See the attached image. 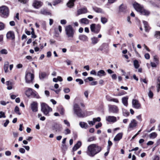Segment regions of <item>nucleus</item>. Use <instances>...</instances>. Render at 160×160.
I'll return each instance as SVG.
<instances>
[{"instance_id": "nucleus-1", "label": "nucleus", "mask_w": 160, "mask_h": 160, "mask_svg": "<svg viewBox=\"0 0 160 160\" xmlns=\"http://www.w3.org/2000/svg\"><path fill=\"white\" fill-rule=\"evenodd\" d=\"M101 150V147L97 144H92L88 147L86 153L88 156L93 157L100 152Z\"/></svg>"}, {"instance_id": "nucleus-2", "label": "nucleus", "mask_w": 160, "mask_h": 160, "mask_svg": "<svg viewBox=\"0 0 160 160\" xmlns=\"http://www.w3.org/2000/svg\"><path fill=\"white\" fill-rule=\"evenodd\" d=\"M73 110L74 113L79 117L83 118L86 116L85 113L82 112L79 106L76 103L73 106Z\"/></svg>"}, {"instance_id": "nucleus-3", "label": "nucleus", "mask_w": 160, "mask_h": 160, "mask_svg": "<svg viewBox=\"0 0 160 160\" xmlns=\"http://www.w3.org/2000/svg\"><path fill=\"white\" fill-rule=\"evenodd\" d=\"M65 32L69 40H72L74 37L75 31L71 25L66 26L65 27Z\"/></svg>"}, {"instance_id": "nucleus-4", "label": "nucleus", "mask_w": 160, "mask_h": 160, "mask_svg": "<svg viewBox=\"0 0 160 160\" xmlns=\"http://www.w3.org/2000/svg\"><path fill=\"white\" fill-rule=\"evenodd\" d=\"M41 110L46 116H49V113L52 112V108L45 103H42L41 105Z\"/></svg>"}, {"instance_id": "nucleus-5", "label": "nucleus", "mask_w": 160, "mask_h": 160, "mask_svg": "<svg viewBox=\"0 0 160 160\" xmlns=\"http://www.w3.org/2000/svg\"><path fill=\"white\" fill-rule=\"evenodd\" d=\"M9 10L7 7L2 6L0 7V15L2 17H6L8 16Z\"/></svg>"}, {"instance_id": "nucleus-6", "label": "nucleus", "mask_w": 160, "mask_h": 160, "mask_svg": "<svg viewBox=\"0 0 160 160\" xmlns=\"http://www.w3.org/2000/svg\"><path fill=\"white\" fill-rule=\"evenodd\" d=\"M90 28L92 32L97 34L100 31L101 26L99 24H96L94 23H92L90 25Z\"/></svg>"}, {"instance_id": "nucleus-7", "label": "nucleus", "mask_w": 160, "mask_h": 160, "mask_svg": "<svg viewBox=\"0 0 160 160\" xmlns=\"http://www.w3.org/2000/svg\"><path fill=\"white\" fill-rule=\"evenodd\" d=\"M108 111L109 113L118 114L119 112L118 107L115 105H109L108 106Z\"/></svg>"}, {"instance_id": "nucleus-8", "label": "nucleus", "mask_w": 160, "mask_h": 160, "mask_svg": "<svg viewBox=\"0 0 160 160\" xmlns=\"http://www.w3.org/2000/svg\"><path fill=\"white\" fill-rule=\"evenodd\" d=\"M34 78V75L30 72L26 73L25 79L26 82L27 83H30L32 82Z\"/></svg>"}, {"instance_id": "nucleus-9", "label": "nucleus", "mask_w": 160, "mask_h": 160, "mask_svg": "<svg viewBox=\"0 0 160 160\" xmlns=\"http://www.w3.org/2000/svg\"><path fill=\"white\" fill-rule=\"evenodd\" d=\"M137 122L135 119H132L128 125V129L130 130L134 129L137 126Z\"/></svg>"}, {"instance_id": "nucleus-10", "label": "nucleus", "mask_w": 160, "mask_h": 160, "mask_svg": "<svg viewBox=\"0 0 160 160\" xmlns=\"http://www.w3.org/2000/svg\"><path fill=\"white\" fill-rule=\"evenodd\" d=\"M133 6L136 10L139 12L141 11V9L143 8V5L138 3L135 2L133 3Z\"/></svg>"}, {"instance_id": "nucleus-11", "label": "nucleus", "mask_w": 160, "mask_h": 160, "mask_svg": "<svg viewBox=\"0 0 160 160\" xmlns=\"http://www.w3.org/2000/svg\"><path fill=\"white\" fill-rule=\"evenodd\" d=\"M31 108L33 112H36L38 111V104L37 102H33L31 104Z\"/></svg>"}, {"instance_id": "nucleus-12", "label": "nucleus", "mask_w": 160, "mask_h": 160, "mask_svg": "<svg viewBox=\"0 0 160 160\" xmlns=\"http://www.w3.org/2000/svg\"><path fill=\"white\" fill-rule=\"evenodd\" d=\"M132 103L133 107L134 108L137 109H138L141 108V104L137 100L133 99L132 100Z\"/></svg>"}, {"instance_id": "nucleus-13", "label": "nucleus", "mask_w": 160, "mask_h": 160, "mask_svg": "<svg viewBox=\"0 0 160 160\" xmlns=\"http://www.w3.org/2000/svg\"><path fill=\"white\" fill-rule=\"evenodd\" d=\"M62 127L60 125L57 123L54 124L52 127V129L56 132H60L62 129Z\"/></svg>"}, {"instance_id": "nucleus-14", "label": "nucleus", "mask_w": 160, "mask_h": 160, "mask_svg": "<svg viewBox=\"0 0 160 160\" xmlns=\"http://www.w3.org/2000/svg\"><path fill=\"white\" fill-rule=\"evenodd\" d=\"M106 121L111 122H114L117 121V118L113 116H108L106 118Z\"/></svg>"}, {"instance_id": "nucleus-15", "label": "nucleus", "mask_w": 160, "mask_h": 160, "mask_svg": "<svg viewBox=\"0 0 160 160\" xmlns=\"http://www.w3.org/2000/svg\"><path fill=\"white\" fill-rule=\"evenodd\" d=\"M88 12L87 8L84 7L78 9L77 11V15L86 13Z\"/></svg>"}, {"instance_id": "nucleus-16", "label": "nucleus", "mask_w": 160, "mask_h": 160, "mask_svg": "<svg viewBox=\"0 0 160 160\" xmlns=\"http://www.w3.org/2000/svg\"><path fill=\"white\" fill-rule=\"evenodd\" d=\"M6 36L7 38L9 39L13 40L15 38L14 33L12 31H9L7 33Z\"/></svg>"}, {"instance_id": "nucleus-17", "label": "nucleus", "mask_w": 160, "mask_h": 160, "mask_svg": "<svg viewBox=\"0 0 160 160\" xmlns=\"http://www.w3.org/2000/svg\"><path fill=\"white\" fill-rule=\"evenodd\" d=\"M42 5V3L40 1L35 0L34 1L33 5L34 8L38 9L40 8Z\"/></svg>"}, {"instance_id": "nucleus-18", "label": "nucleus", "mask_w": 160, "mask_h": 160, "mask_svg": "<svg viewBox=\"0 0 160 160\" xmlns=\"http://www.w3.org/2000/svg\"><path fill=\"white\" fill-rule=\"evenodd\" d=\"M141 14L145 16H148L150 13L149 11L145 9L144 7L141 9V11L139 12Z\"/></svg>"}, {"instance_id": "nucleus-19", "label": "nucleus", "mask_w": 160, "mask_h": 160, "mask_svg": "<svg viewBox=\"0 0 160 160\" xmlns=\"http://www.w3.org/2000/svg\"><path fill=\"white\" fill-rule=\"evenodd\" d=\"M123 133L120 132L118 133L114 138V140L115 141H119L122 138Z\"/></svg>"}, {"instance_id": "nucleus-20", "label": "nucleus", "mask_w": 160, "mask_h": 160, "mask_svg": "<svg viewBox=\"0 0 160 160\" xmlns=\"http://www.w3.org/2000/svg\"><path fill=\"white\" fill-rule=\"evenodd\" d=\"M79 125L82 128L87 129L89 127L88 125L85 122H79Z\"/></svg>"}, {"instance_id": "nucleus-21", "label": "nucleus", "mask_w": 160, "mask_h": 160, "mask_svg": "<svg viewBox=\"0 0 160 160\" xmlns=\"http://www.w3.org/2000/svg\"><path fill=\"white\" fill-rule=\"evenodd\" d=\"M82 143L80 141H78L77 143L74 146L73 148V151L77 150L81 146Z\"/></svg>"}, {"instance_id": "nucleus-22", "label": "nucleus", "mask_w": 160, "mask_h": 160, "mask_svg": "<svg viewBox=\"0 0 160 160\" xmlns=\"http://www.w3.org/2000/svg\"><path fill=\"white\" fill-rule=\"evenodd\" d=\"M128 96L124 97L122 98V102L123 105L126 106H127L128 105Z\"/></svg>"}, {"instance_id": "nucleus-23", "label": "nucleus", "mask_w": 160, "mask_h": 160, "mask_svg": "<svg viewBox=\"0 0 160 160\" xmlns=\"http://www.w3.org/2000/svg\"><path fill=\"white\" fill-rule=\"evenodd\" d=\"M32 90L31 88H28L25 92V94L28 97H29L31 96L32 93Z\"/></svg>"}, {"instance_id": "nucleus-24", "label": "nucleus", "mask_w": 160, "mask_h": 160, "mask_svg": "<svg viewBox=\"0 0 160 160\" xmlns=\"http://www.w3.org/2000/svg\"><path fill=\"white\" fill-rule=\"evenodd\" d=\"M40 13V14L44 15H49L51 14L49 12H48L47 10L44 9H41Z\"/></svg>"}, {"instance_id": "nucleus-25", "label": "nucleus", "mask_w": 160, "mask_h": 160, "mask_svg": "<svg viewBox=\"0 0 160 160\" xmlns=\"http://www.w3.org/2000/svg\"><path fill=\"white\" fill-rule=\"evenodd\" d=\"M9 63L8 61L5 62L3 67L5 73H7L8 72V68Z\"/></svg>"}, {"instance_id": "nucleus-26", "label": "nucleus", "mask_w": 160, "mask_h": 160, "mask_svg": "<svg viewBox=\"0 0 160 160\" xmlns=\"http://www.w3.org/2000/svg\"><path fill=\"white\" fill-rule=\"evenodd\" d=\"M92 9L95 12L98 13H104V12L102 9L97 7H93Z\"/></svg>"}, {"instance_id": "nucleus-27", "label": "nucleus", "mask_w": 160, "mask_h": 160, "mask_svg": "<svg viewBox=\"0 0 160 160\" xmlns=\"http://www.w3.org/2000/svg\"><path fill=\"white\" fill-rule=\"evenodd\" d=\"M91 40L92 44L94 45L97 44L98 42L99 41V39H98L97 38L93 37L91 38Z\"/></svg>"}, {"instance_id": "nucleus-28", "label": "nucleus", "mask_w": 160, "mask_h": 160, "mask_svg": "<svg viewBox=\"0 0 160 160\" xmlns=\"http://www.w3.org/2000/svg\"><path fill=\"white\" fill-rule=\"evenodd\" d=\"M97 75L99 77L104 76L106 75V73L103 70H101L97 72Z\"/></svg>"}, {"instance_id": "nucleus-29", "label": "nucleus", "mask_w": 160, "mask_h": 160, "mask_svg": "<svg viewBox=\"0 0 160 160\" xmlns=\"http://www.w3.org/2000/svg\"><path fill=\"white\" fill-rule=\"evenodd\" d=\"M6 84L8 86L7 88L8 90H11L12 89V83L10 81H7L6 82Z\"/></svg>"}, {"instance_id": "nucleus-30", "label": "nucleus", "mask_w": 160, "mask_h": 160, "mask_svg": "<svg viewBox=\"0 0 160 160\" xmlns=\"http://www.w3.org/2000/svg\"><path fill=\"white\" fill-rule=\"evenodd\" d=\"M143 22L144 25V27L145 28V31L146 32H148L150 29V28L148 25V22L144 21H143Z\"/></svg>"}, {"instance_id": "nucleus-31", "label": "nucleus", "mask_w": 160, "mask_h": 160, "mask_svg": "<svg viewBox=\"0 0 160 160\" xmlns=\"http://www.w3.org/2000/svg\"><path fill=\"white\" fill-rule=\"evenodd\" d=\"M79 39L83 41H85L88 40V38L86 35H80L79 37Z\"/></svg>"}, {"instance_id": "nucleus-32", "label": "nucleus", "mask_w": 160, "mask_h": 160, "mask_svg": "<svg viewBox=\"0 0 160 160\" xmlns=\"http://www.w3.org/2000/svg\"><path fill=\"white\" fill-rule=\"evenodd\" d=\"M80 22L82 23L88 24L89 23V20L87 18H83L80 19Z\"/></svg>"}, {"instance_id": "nucleus-33", "label": "nucleus", "mask_w": 160, "mask_h": 160, "mask_svg": "<svg viewBox=\"0 0 160 160\" xmlns=\"http://www.w3.org/2000/svg\"><path fill=\"white\" fill-rule=\"evenodd\" d=\"M126 9V5L121 4L119 7V11L121 12H124Z\"/></svg>"}, {"instance_id": "nucleus-34", "label": "nucleus", "mask_w": 160, "mask_h": 160, "mask_svg": "<svg viewBox=\"0 0 160 160\" xmlns=\"http://www.w3.org/2000/svg\"><path fill=\"white\" fill-rule=\"evenodd\" d=\"M75 0H71L67 3L68 6L69 8H72L74 6V2Z\"/></svg>"}, {"instance_id": "nucleus-35", "label": "nucleus", "mask_w": 160, "mask_h": 160, "mask_svg": "<svg viewBox=\"0 0 160 160\" xmlns=\"http://www.w3.org/2000/svg\"><path fill=\"white\" fill-rule=\"evenodd\" d=\"M157 136V134L155 132L151 133L149 135V138L151 139H154Z\"/></svg>"}, {"instance_id": "nucleus-36", "label": "nucleus", "mask_w": 160, "mask_h": 160, "mask_svg": "<svg viewBox=\"0 0 160 160\" xmlns=\"http://www.w3.org/2000/svg\"><path fill=\"white\" fill-rule=\"evenodd\" d=\"M47 76V74L45 72H41L39 73V77L40 79H43Z\"/></svg>"}, {"instance_id": "nucleus-37", "label": "nucleus", "mask_w": 160, "mask_h": 160, "mask_svg": "<svg viewBox=\"0 0 160 160\" xmlns=\"http://www.w3.org/2000/svg\"><path fill=\"white\" fill-rule=\"evenodd\" d=\"M133 64L134 67L136 68H138L139 67L138 62L137 60H135L134 61Z\"/></svg>"}, {"instance_id": "nucleus-38", "label": "nucleus", "mask_w": 160, "mask_h": 160, "mask_svg": "<svg viewBox=\"0 0 160 160\" xmlns=\"http://www.w3.org/2000/svg\"><path fill=\"white\" fill-rule=\"evenodd\" d=\"M14 112L17 114H18L19 115H20L21 114V113L19 111V108L17 106H16L15 107L14 109Z\"/></svg>"}, {"instance_id": "nucleus-39", "label": "nucleus", "mask_w": 160, "mask_h": 160, "mask_svg": "<svg viewBox=\"0 0 160 160\" xmlns=\"http://www.w3.org/2000/svg\"><path fill=\"white\" fill-rule=\"evenodd\" d=\"M101 22L103 24L106 23L108 21L107 19L104 17H102L101 18Z\"/></svg>"}, {"instance_id": "nucleus-40", "label": "nucleus", "mask_w": 160, "mask_h": 160, "mask_svg": "<svg viewBox=\"0 0 160 160\" xmlns=\"http://www.w3.org/2000/svg\"><path fill=\"white\" fill-rule=\"evenodd\" d=\"M156 87L157 88V92H159L160 90V81L158 79L157 84Z\"/></svg>"}, {"instance_id": "nucleus-41", "label": "nucleus", "mask_w": 160, "mask_h": 160, "mask_svg": "<svg viewBox=\"0 0 160 160\" xmlns=\"http://www.w3.org/2000/svg\"><path fill=\"white\" fill-rule=\"evenodd\" d=\"M96 140V138L95 136H92L89 138L87 141L88 142H91L93 141H95Z\"/></svg>"}, {"instance_id": "nucleus-42", "label": "nucleus", "mask_w": 160, "mask_h": 160, "mask_svg": "<svg viewBox=\"0 0 160 160\" xmlns=\"http://www.w3.org/2000/svg\"><path fill=\"white\" fill-rule=\"evenodd\" d=\"M149 92L148 93V95L149 98H152L153 97V94L150 90V88H149Z\"/></svg>"}, {"instance_id": "nucleus-43", "label": "nucleus", "mask_w": 160, "mask_h": 160, "mask_svg": "<svg viewBox=\"0 0 160 160\" xmlns=\"http://www.w3.org/2000/svg\"><path fill=\"white\" fill-rule=\"evenodd\" d=\"M155 37L157 39L160 38V32L157 31L155 32L154 35Z\"/></svg>"}, {"instance_id": "nucleus-44", "label": "nucleus", "mask_w": 160, "mask_h": 160, "mask_svg": "<svg viewBox=\"0 0 160 160\" xmlns=\"http://www.w3.org/2000/svg\"><path fill=\"white\" fill-rule=\"evenodd\" d=\"M76 81L78 82L79 84L80 85H81L83 83V81L81 79H76Z\"/></svg>"}, {"instance_id": "nucleus-45", "label": "nucleus", "mask_w": 160, "mask_h": 160, "mask_svg": "<svg viewBox=\"0 0 160 160\" xmlns=\"http://www.w3.org/2000/svg\"><path fill=\"white\" fill-rule=\"evenodd\" d=\"M61 149L63 151H65L67 149V147L65 144H62L61 146Z\"/></svg>"}, {"instance_id": "nucleus-46", "label": "nucleus", "mask_w": 160, "mask_h": 160, "mask_svg": "<svg viewBox=\"0 0 160 160\" xmlns=\"http://www.w3.org/2000/svg\"><path fill=\"white\" fill-rule=\"evenodd\" d=\"M32 31L31 32L32 35L31 37L33 38H36V36L34 34V29L32 28Z\"/></svg>"}, {"instance_id": "nucleus-47", "label": "nucleus", "mask_w": 160, "mask_h": 160, "mask_svg": "<svg viewBox=\"0 0 160 160\" xmlns=\"http://www.w3.org/2000/svg\"><path fill=\"white\" fill-rule=\"evenodd\" d=\"M71 132V131L68 128H66L64 130V133L65 135L69 134Z\"/></svg>"}, {"instance_id": "nucleus-48", "label": "nucleus", "mask_w": 160, "mask_h": 160, "mask_svg": "<svg viewBox=\"0 0 160 160\" xmlns=\"http://www.w3.org/2000/svg\"><path fill=\"white\" fill-rule=\"evenodd\" d=\"M61 2V0H55L53 2V5H55L60 3Z\"/></svg>"}, {"instance_id": "nucleus-49", "label": "nucleus", "mask_w": 160, "mask_h": 160, "mask_svg": "<svg viewBox=\"0 0 160 160\" xmlns=\"http://www.w3.org/2000/svg\"><path fill=\"white\" fill-rule=\"evenodd\" d=\"M5 118L6 116L5 115V113L1 111L0 112V118Z\"/></svg>"}, {"instance_id": "nucleus-50", "label": "nucleus", "mask_w": 160, "mask_h": 160, "mask_svg": "<svg viewBox=\"0 0 160 160\" xmlns=\"http://www.w3.org/2000/svg\"><path fill=\"white\" fill-rule=\"evenodd\" d=\"M4 24L2 22H0V30H3V29H4Z\"/></svg>"}, {"instance_id": "nucleus-51", "label": "nucleus", "mask_w": 160, "mask_h": 160, "mask_svg": "<svg viewBox=\"0 0 160 160\" xmlns=\"http://www.w3.org/2000/svg\"><path fill=\"white\" fill-rule=\"evenodd\" d=\"M19 152L21 153H24L25 152V149L22 148H20L19 149Z\"/></svg>"}, {"instance_id": "nucleus-52", "label": "nucleus", "mask_w": 160, "mask_h": 160, "mask_svg": "<svg viewBox=\"0 0 160 160\" xmlns=\"http://www.w3.org/2000/svg\"><path fill=\"white\" fill-rule=\"evenodd\" d=\"M63 91L65 93H68L70 92V89L68 88H66L64 89Z\"/></svg>"}, {"instance_id": "nucleus-53", "label": "nucleus", "mask_w": 160, "mask_h": 160, "mask_svg": "<svg viewBox=\"0 0 160 160\" xmlns=\"http://www.w3.org/2000/svg\"><path fill=\"white\" fill-rule=\"evenodd\" d=\"M64 122L65 124L66 125L70 127V124L69 122H68L67 120H64L63 121Z\"/></svg>"}, {"instance_id": "nucleus-54", "label": "nucleus", "mask_w": 160, "mask_h": 160, "mask_svg": "<svg viewBox=\"0 0 160 160\" xmlns=\"http://www.w3.org/2000/svg\"><path fill=\"white\" fill-rule=\"evenodd\" d=\"M0 52L2 54H7V50L5 49L2 50Z\"/></svg>"}, {"instance_id": "nucleus-55", "label": "nucleus", "mask_w": 160, "mask_h": 160, "mask_svg": "<svg viewBox=\"0 0 160 160\" xmlns=\"http://www.w3.org/2000/svg\"><path fill=\"white\" fill-rule=\"evenodd\" d=\"M93 120L95 122H100L101 120V118L100 117H98L97 118H93Z\"/></svg>"}, {"instance_id": "nucleus-56", "label": "nucleus", "mask_w": 160, "mask_h": 160, "mask_svg": "<svg viewBox=\"0 0 160 160\" xmlns=\"http://www.w3.org/2000/svg\"><path fill=\"white\" fill-rule=\"evenodd\" d=\"M144 57L146 59H148L150 58L149 54L148 53H146L144 55Z\"/></svg>"}, {"instance_id": "nucleus-57", "label": "nucleus", "mask_w": 160, "mask_h": 160, "mask_svg": "<svg viewBox=\"0 0 160 160\" xmlns=\"http://www.w3.org/2000/svg\"><path fill=\"white\" fill-rule=\"evenodd\" d=\"M140 80L141 82H142L146 84L147 83V81L146 80L145 78L142 79V78H140Z\"/></svg>"}, {"instance_id": "nucleus-58", "label": "nucleus", "mask_w": 160, "mask_h": 160, "mask_svg": "<svg viewBox=\"0 0 160 160\" xmlns=\"http://www.w3.org/2000/svg\"><path fill=\"white\" fill-rule=\"evenodd\" d=\"M102 125V124L100 122L98 124H97L95 126V128L97 129L98 128H99L101 127Z\"/></svg>"}, {"instance_id": "nucleus-59", "label": "nucleus", "mask_w": 160, "mask_h": 160, "mask_svg": "<svg viewBox=\"0 0 160 160\" xmlns=\"http://www.w3.org/2000/svg\"><path fill=\"white\" fill-rule=\"evenodd\" d=\"M111 101H113V102H114L116 103H118L119 102L117 98H112V99Z\"/></svg>"}, {"instance_id": "nucleus-60", "label": "nucleus", "mask_w": 160, "mask_h": 160, "mask_svg": "<svg viewBox=\"0 0 160 160\" xmlns=\"http://www.w3.org/2000/svg\"><path fill=\"white\" fill-rule=\"evenodd\" d=\"M84 95L86 98L88 99V91H86L84 92Z\"/></svg>"}, {"instance_id": "nucleus-61", "label": "nucleus", "mask_w": 160, "mask_h": 160, "mask_svg": "<svg viewBox=\"0 0 160 160\" xmlns=\"http://www.w3.org/2000/svg\"><path fill=\"white\" fill-rule=\"evenodd\" d=\"M97 83H98V82L97 81H93V82H91L90 83V84L91 85L93 86V85H97Z\"/></svg>"}, {"instance_id": "nucleus-62", "label": "nucleus", "mask_w": 160, "mask_h": 160, "mask_svg": "<svg viewBox=\"0 0 160 160\" xmlns=\"http://www.w3.org/2000/svg\"><path fill=\"white\" fill-rule=\"evenodd\" d=\"M106 98L107 100L109 101H111L112 99V98L111 97L108 95L106 96Z\"/></svg>"}, {"instance_id": "nucleus-63", "label": "nucleus", "mask_w": 160, "mask_h": 160, "mask_svg": "<svg viewBox=\"0 0 160 160\" xmlns=\"http://www.w3.org/2000/svg\"><path fill=\"white\" fill-rule=\"evenodd\" d=\"M9 122L8 120H7L6 121V122L4 123V126L5 127H6L8 124L9 123Z\"/></svg>"}, {"instance_id": "nucleus-64", "label": "nucleus", "mask_w": 160, "mask_h": 160, "mask_svg": "<svg viewBox=\"0 0 160 160\" xmlns=\"http://www.w3.org/2000/svg\"><path fill=\"white\" fill-rule=\"evenodd\" d=\"M64 109L63 108H61L60 111V113L62 115H63L64 113Z\"/></svg>"}]
</instances>
